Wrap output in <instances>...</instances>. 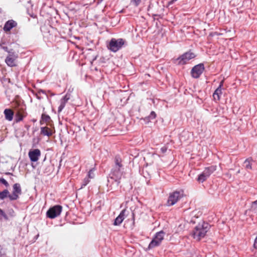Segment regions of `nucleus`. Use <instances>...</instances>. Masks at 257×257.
I'll return each instance as SVG.
<instances>
[{
    "label": "nucleus",
    "mask_w": 257,
    "mask_h": 257,
    "mask_svg": "<svg viewBox=\"0 0 257 257\" xmlns=\"http://www.w3.org/2000/svg\"><path fill=\"white\" fill-rule=\"evenodd\" d=\"M211 228V225L207 222L202 221L199 222L197 226H195L193 232L194 238L200 240L202 238L204 237L206 233Z\"/></svg>",
    "instance_id": "f257e3e1"
},
{
    "label": "nucleus",
    "mask_w": 257,
    "mask_h": 257,
    "mask_svg": "<svg viewBox=\"0 0 257 257\" xmlns=\"http://www.w3.org/2000/svg\"><path fill=\"white\" fill-rule=\"evenodd\" d=\"M121 158L119 155H116L114 158V165L109 174L110 176L121 177L123 173V164Z\"/></svg>",
    "instance_id": "f03ea898"
},
{
    "label": "nucleus",
    "mask_w": 257,
    "mask_h": 257,
    "mask_svg": "<svg viewBox=\"0 0 257 257\" xmlns=\"http://www.w3.org/2000/svg\"><path fill=\"white\" fill-rule=\"evenodd\" d=\"M217 169L216 165H211L205 167L203 171L200 174L196 179L199 183H203Z\"/></svg>",
    "instance_id": "7ed1b4c3"
},
{
    "label": "nucleus",
    "mask_w": 257,
    "mask_h": 257,
    "mask_svg": "<svg viewBox=\"0 0 257 257\" xmlns=\"http://www.w3.org/2000/svg\"><path fill=\"white\" fill-rule=\"evenodd\" d=\"M121 177H114V176H110L107 179V186L108 191H111V192H114L119 189V186L120 183V179Z\"/></svg>",
    "instance_id": "20e7f679"
},
{
    "label": "nucleus",
    "mask_w": 257,
    "mask_h": 257,
    "mask_svg": "<svg viewBox=\"0 0 257 257\" xmlns=\"http://www.w3.org/2000/svg\"><path fill=\"white\" fill-rule=\"evenodd\" d=\"M124 40L123 39H115L112 38L107 46L108 49L113 52H116L121 48L124 45Z\"/></svg>",
    "instance_id": "39448f33"
},
{
    "label": "nucleus",
    "mask_w": 257,
    "mask_h": 257,
    "mask_svg": "<svg viewBox=\"0 0 257 257\" xmlns=\"http://www.w3.org/2000/svg\"><path fill=\"white\" fill-rule=\"evenodd\" d=\"M183 196V192L182 191H175L170 193L167 201L168 205L172 206L174 205Z\"/></svg>",
    "instance_id": "423d86ee"
},
{
    "label": "nucleus",
    "mask_w": 257,
    "mask_h": 257,
    "mask_svg": "<svg viewBox=\"0 0 257 257\" xmlns=\"http://www.w3.org/2000/svg\"><path fill=\"white\" fill-rule=\"evenodd\" d=\"M62 210V207L59 205H55L50 208L46 212L48 218L53 219L60 215Z\"/></svg>",
    "instance_id": "0eeeda50"
},
{
    "label": "nucleus",
    "mask_w": 257,
    "mask_h": 257,
    "mask_svg": "<svg viewBox=\"0 0 257 257\" xmlns=\"http://www.w3.org/2000/svg\"><path fill=\"white\" fill-rule=\"evenodd\" d=\"M205 69L204 65L203 63H200L194 66L191 71V74L194 78H198L203 73Z\"/></svg>",
    "instance_id": "6e6552de"
},
{
    "label": "nucleus",
    "mask_w": 257,
    "mask_h": 257,
    "mask_svg": "<svg viewBox=\"0 0 257 257\" xmlns=\"http://www.w3.org/2000/svg\"><path fill=\"white\" fill-rule=\"evenodd\" d=\"M19 195L20 194L13 192L12 194H10L8 189H4L0 193V200H4L8 197L10 201L16 200L19 198Z\"/></svg>",
    "instance_id": "1a4fd4ad"
},
{
    "label": "nucleus",
    "mask_w": 257,
    "mask_h": 257,
    "mask_svg": "<svg viewBox=\"0 0 257 257\" xmlns=\"http://www.w3.org/2000/svg\"><path fill=\"white\" fill-rule=\"evenodd\" d=\"M195 57V55L190 51L187 52L177 58L180 64H184L189 60Z\"/></svg>",
    "instance_id": "9d476101"
},
{
    "label": "nucleus",
    "mask_w": 257,
    "mask_h": 257,
    "mask_svg": "<svg viewBox=\"0 0 257 257\" xmlns=\"http://www.w3.org/2000/svg\"><path fill=\"white\" fill-rule=\"evenodd\" d=\"M29 157L31 162H37L41 156V151L39 149H36L30 150L28 153Z\"/></svg>",
    "instance_id": "9b49d317"
},
{
    "label": "nucleus",
    "mask_w": 257,
    "mask_h": 257,
    "mask_svg": "<svg viewBox=\"0 0 257 257\" xmlns=\"http://www.w3.org/2000/svg\"><path fill=\"white\" fill-rule=\"evenodd\" d=\"M17 57L14 52L10 53L6 58L5 62L9 66H15L16 65L15 60Z\"/></svg>",
    "instance_id": "f8f14e48"
},
{
    "label": "nucleus",
    "mask_w": 257,
    "mask_h": 257,
    "mask_svg": "<svg viewBox=\"0 0 257 257\" xmlns=\"http://www.w3.org/2000/svg\"><path fill=\"white\" fill-rule=\"evenodd\" d=\"M17 25L16 22L13 20L8 21L5 24L4 30L5 32H9L13 28L15 27Z\"/></svg>",
    "instance_id": "ddd939ff"
},
{
    "label": "nucleus",
    "mask_w": 257,
    "mask_h": 257,
    "mask_svg": "<svg viewBox=\"0 0 257 257\" xmlns=\"http://www.w3.org/2000/svg\"><path fill=\"white\" fill-rule=\"evenodd\" d=\"M125 212V209H123L120 212V213H119L118 216L114 219V221L113 222L114 225H116V226L119 225L121 223V222L123 221V220L124 219Z\"/></svg>",
    "instance_id": "4468645a"
},
{
    "label": "nucleus",
    "mask_w": 257,
    "mask_h": 257,
    "mask_svg": "<svg viewBox=\"0 0 257 257\" xmlns=\"http://www.w3.org/2000/svg\"><path fill=\"white\" fill-rule=\"evenodd\" d=\"M224 80H222L219 84V86L217 87V88L215 90L214 92L213 93V96L214 97V99H216V97H217V100L220 99V95L222 94V89L221 88L222 86L223 85Z\"/></svg>",
    "instance_id": "2eb2a0df"
},
{
    "label": "nucleus",
    "mask_w": 257,
    "mask_h": 257,
    "mask_svg": "<svg viewBox=\"0 0 257 257\" xmlns=\"http://www.w3.org/2000/svg\"><path fill=\"white\" fill-rule=\"evenodd\" d=\"M4 114L5 115V118L7 120L9 121H11L13 119L14 117V112L11 109H6L4 110Z\"/></svg>",
    "instance_id": "dca6fc26"
},
{
    "label": "nucleus",
    "mask_w": 257,
    "mask_h": 257,
    "mask_svg": "<svg viewBox=\"0 0 257 257\" xmlns=\"http://www.w3.org/2000/svg\"><path fill=\"white\" fill-rule=\"evenodd\" d=\"M165 234V232L163 230L159 231L157 232L154 237L153 238L156 240L158 241L160 243H161L162 241L164 239V237Z\"/></svg>",
    "instance_id": "f3484780"
},
{
    "label": "nucleus",
    "mask_w": 257,
    "mask_h": 257,
    "mask_svg": "<svg viewBox=\"0 0 257 257\" xmlns=\"http://www.w3.org/2000/svg\"><path fill=\"white\" fill-rule=\"evenodd\" d=\"M41 134L48 137H50L52 135V133L50 129L46 126L41 127Z\"/></svg>",
    "instance_id": "a211bd4d"
},
{
    "label": "nucleus",
    "mask_w": 257,
    "mask_h": 257,
    "mask_svg": "<svg viewBox=\"0 0 257 257\" xmlns=\"http://www.w3.org/2000/svg\"><path fill=\"white\" fill-rule=\"evenodd\" d=\"M253 162V160L251 158H248L244 161V162L243 163L244 166L247 170L252 169V167H251V165H252L251 162Z\"/></svg>",
    "instance_id": "6ab92c4d"
},
{
    "label": "nucleus",
    "mask_w": 257,
    "mask_h": 257,
    "mask_svg": "<svg viewBox=\"0 0 257 257\" xmlns=\"http://www.w3.org/2000/svg\"><path fill=\"white\" fill-rule=\"evenodd\" d=\"M160 244L161 243L158 241H157L153 238L149 243V246L148 247V249H152L155 247L159 246Z\"/></svg>",
    "instance_id": "aec40b11"
},
{
    "label": "nucleus",
    "mask_w": 257,
    "mask_h": 257,
    "mask_svg": "<svg viewBox=\"0 0 257 257\" xmlns=\"http://www.w3.org/2000/svg\"><path fill=\"white\" fill-rule=\"evenodd\" d=\"M51 118L48 114L43 113L41 115V119L40 120V124H43L44 122H47L50 121Z\"/></svg>",
    "instance_id": "412c9836"
},
{
    "label": "nucleus",
    "mask_w": 257,
    "mask_h": 257,
    "mask_svg": "<svg viewBox=\"0 0 257 257\" xmlns=\"http://www.w3.org/2000/svg\"><path fill=\"white\" fill-rule=\"evenodd\" d=\"M13 192L15 193H17L20 194H22V189L21 187V185L19 183H15L14 184L13 186Z\"/></svg>",
    "instance_id": "4be33fe9"
},
{
    "label": "nucleus",
    "mask_w": 257,
    "mask_h": 257,
    "mask_svg": "<svg viewBox=\"0 0 257 257\" xmlns=\"http://www.w3.org/2000/svg\"><path fill=\"white\" fill-rule=\"evenodd\" d=\"M250 211L257 214V200L252 202Z\"/></svg>",
    "instance_id": "5701e85b"
},
{
    "label": "nucleus",
    "mask_w": 257,
    "mask_h": 257,
    "mask_svg": "<svg viewBox=\"0 0 257 257\" xmlns=\"http://www.w3.org/2000/svg\"><path fill=\"white\" fill-rule=\"evenodd\" d=\"M24 116L20 112H17L15 117V120L16 122H18L23 119Z\"/></svg>",
    "instance_id": "b1692460"
},
{
    "label": "nucleus",
    "mask_w": 257,
    "mask_h": 257,
    "mask_svg": "<svg viewBox=\"0 0 257 257\" xmlns=\"http://www.w3.org/2000/svg\"><path fill=\"white\" fill-rule=\"evenodd\" d=\"M90 179L89 178H88V177H86V178H85L83 179V180L82 181L81 186V188H82L84 187L85 186H86L90 182Z\"/></svg>",
    "instance_id": "393cba45"
},
{
    "label": "nucleus",
    "mask_w": 257,
    "mask_h": 257,
    "mask_svg": "<svg viewBox=\"0 0 257 257\" xmlns=\"http://www.w3.org/2000/svg\"><path fill=\"white\" fill-rule=\"evenodd\" d=\"M60 105L58 107V112H61L63 109L65 107L66 102L63 101V100H60Z\"/></svg>",
    "instance_id": "a878e982"
},
{
    "label": "nucleus",
    "mask_w": 257,
    "mask_h": 257,
    "mask_svg": "<svg viewBox=\"0 0 257 257\" xmlns=\"http://www.w3.org/2000/svg\"><path fill=\"white\" fill-rule=\"evenodd\" d=\"M94 171H95V169L94 168L91 169L89 171L87 177H88L90 179L94 178V177L95 176V175H94Z\"/></svg>",
    "instance_id": "bb28decb"
},
{
    "label": "nucleus",
    "mask_w": 257,
    "mask_h": 257,
    "mask_svg": "<svg viewBox=\"0 0 257 257\" xmlns=\"http://www.w3.org/2000/svg\"><path fill=\"white\" fill-rule=\"evenodd\" d=\"M6 255V249L4 247L0 245V257H4Z\"/></svg>",
    "instance_id": "cd10ccee"
},
{
    "label": "nucleus",
    "mask_w": 257,
    "mask_h": 257,
    "mask_svg": "<svg viewBox=\"0 0 257 257\" xmlns=\"http://www.w3.org/2000/svg\"><path fill=\"white\" fill-rule=\"evenodd\" d=\"M4 218L5 220H8V217L6 213L0 208V219Z\"/></svg>",
    "instance_id": "c85d7f7f"
},
{
    "label": "nucleus",
    "mask_w": 257,
    "mask_h": 257,
    "mask_svg": "<svg viewBox=\"0 0 257 257\" xmlns=\"http://www.w3.org/2000/svg\"><path fill=\"white\" fill-rule=\"evenodd\" d=\"M156 117V113L154 111H152L151 112L150 114L148 116V117L147 118L150 120L151 119H154Z\"/></svg>",
    "instance_id": "c756f323"
},
{
    "label": "nucleus",
    "mask_w": 257,
    "mask_h": 257,
    "mask_svg": "<svg viewBox=\"0 0 257 257\" xmlns=\"http://www.w3.org/2000/svg\"><path fill=\"white\" fill-rule=\"evenodd\" d=\"M0 183L4 184L7 188L9 186L8 182L3 178H0Z\"/></svg>",
    "instance_id": "7c9ffc66"
},
{
    "label": "nucleus",
    "mask_w": 257,
    "mask_h": 257,
    "mask_svg": "<svg viewBox=\"0 0 257 257\" xmlns=\"http://www.w3.org/2000/svg\"><path fill=\"white\" fill-rule=\"evenodd\" d=\"M141 0H131V2L136 7H138L140 4Z\"/></svg>",
    "instance_id": "2f4dec72"
},
{
    "label": "nucleus",
    "mask_w": 257,
    "mask_h": 257,
    "mask_svg": "<svg viewBox=\"0 0 257 257\" xmlns=\"http://www.w3.org/2000/svg\"><path fill=\"white\" fill-rule=\"evenodd\" d=\"M69 99V96L67 94H66L61 99V100L67 103Z\"/></svg>",
    "instance_id": "473e14b6"
},
{
    "label": "nucleus",
    "mask_w": 257,
    "mask_h": 257,
    "mask_svg": "<svg viewBox=\"0 0 257 257\" xmlns=\"http://www.w3.org/2000/svg\"><path fill=\"white\" fill-rule=\"evenodd\" d=\"M167 149H167V147L164 146V147H163L162 148H161L160 151H161L162 153L164 154V153H165L167 152Z\"/></svg>",
    "instance_id": "72a5a7b5"
},
{
    "label": "nucleus",
    "mask_w": 257,
    "mask_h": 257,
    "mask_svg": "<svg viewBox=\"0 0 257 257\" xmlns=\"http://www.w3.org/2000/svg\"><path fill=\"white\" fill-rule=\"evenodd\" d=\"M2 49L3 50H4L5 51L8 52L9 54L10 53H13V52H11V51H9L8 48L7 47H6V46H3L2 47Z\"/></svg>",
    "instance_id": "f704fd0d"
},
{
    "label": "nucleus",
    "mask_w": 257,
    "mask_h": 257,
    "mask_svg": "<svg viewBox=\"0 0 257 257\" xmlns=\"http://www.w3.org/2000/svg\"><path fill=\"white\" fill-rule=\"evenodd\" d=\"M195 216L192 217V218L191 219L190 222L191 223H192L193 224L195 223H196V221H195Z\"/></svg>",
    "instance_id": "c9c22d12"
},
{
    "label": "nucleus",
    "mask_w": 257,
    "mask_h": 257,
    "mask_svg": "<svg viewBox=\"0 0 257 257\" xmlns=\"http://www.w3.org/2000/svg\"><path fill=\"white\" fill-rule=\"evenodd\" d=\"M39 94H40L41 93H44V94H45V91L43 90H40L38 92Z\"/></svg>",
    "instance_id": "e433bc0d"
},
{
    "label": "nucleus",
    "mask_w": 257,
    "mask_h": 257,
    "mask_svg": "<svg viewBox=\"0 0 257 257\" xmlns=\"http://www.w3.org/2000/svg\"><path fill=\"white\" fill-rule=\"evenodd\" d=\"M5 174L8 175H13V174L12 173H10V172H7L5 173Z\"/></svg>",
    "instance_id": "4c0bfd02"
},
{
    "label": "nucleus",
    "mask_w": 257,
    "mask_h": 257,
    "mask_svg": "<svg viewBox=\"0 0 257 257\" xmlns=\"http://www.w3.org/2000/svg\"><path fill=\"white\" fill-rule=\"evenodd\" d=\"M153 16L154 17H156V16H159V15H157V14H154V15H153Z\"/></svg>",
    "instance_id": "58836bf2"
},
{
    "label": "nucleus",
    "mask_w": 257,
    "mask_h": 257,
    "mask_svg": "<svg viewBox=\"0 0 257 257\" xmlns=\"http://www.w3.org/2000/svg\"><path fill=\"white\" fill-rule=\"evenodd\" d=\"M37 98H38V99H41V97H39V96L38 95V94H37Z\"/></svg>",
    "instance_id": "ea45409f"
},
{
    "label": "nucleus",
    "mask_w": 257,
    "mask_h": 257,
    "mask_svg": "<svg viewBox=\"0 0 257 257\" xmlns=\"http://www.w3.org/2000/svg\"><path fill=\"white\" fill-rule=\"evenodd\" d=\"M237 174L240 173V170H239L237 172Z\"/></svg>",
    "instance_id": "a19ab883"
},
{
    "label": "nucleus",
    "mask_w": 257,
    "mask_h": 257,
    "mask_svg": "<svg viewBox=\"0 0 257 257\" xmlns=\"http://www.w3.org/2000/svg\"><path fill=\"white\" fill-rule=\"evenodd\" d=\"M102 1H103V0H100V2H102Z\"/></svg>",
    "instance_id": "79ce46f5"
},
{
    "label": "nucleus",
    "mask_w": 257,
    "mask_h": 257,
    "mask_svg": "<svg viewBox=\"0 0 257 257\" xmlns=\"http://www.w3.org/2000/svg\"><path fill=\"white\" fill-rule=\"evenodd\" d=\"M0 193H1V192L0 191Z\"/></svg>",
    "instance_id": "37998d69"
}]
</instances>
